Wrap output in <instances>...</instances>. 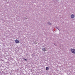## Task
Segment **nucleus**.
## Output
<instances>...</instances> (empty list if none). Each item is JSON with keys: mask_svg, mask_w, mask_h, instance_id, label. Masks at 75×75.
I'll list each match as a JSON object with an SVG mask.
<instances>
[{"mask_svg": "<svg viewBox=\"0 0 75 75\" xmlns=\"http://www.w3.org/2000/svg\"><path fill=\"white\" fill-rule=\"evenodd\" d=\"M71 51L73 54H75V50L74 49H72L71 50Z\"/></svg>", "mask_w": 75, "mask_h": 75, "instance_id": "1", "label": "nucleus"}, {"mask_svg": "<svg viewBox=\"0 0 75 75\" xmlns=\"http://www.w3.org/2000/svg\"><path fill=\"white\" fill-rule=\"evenodd\" d=\"M15 42L16 43H17V44H19V43H20V41H19L17 39L15 40Z\"/></svg>", "mask_w": 75, "mask_h": 75, "instance_id": "2", "label": "nucleus"}, {"mask_svg": "<svg viewBox=\"0 0 75 75\" xmlns=\"http://www.w3.org/2000/svg\"><path fill=\"white\" fill-rule=\"evenodd\" d=\"M71 18H74V15L72 14L71 15Z\"/></svg>", "mask_w": 75, "mask_h": 75, "instance_id": "3", "label": "nucleus"}, {"mask_svg": "<svg viewBox=\"0 0 75 75\" xmlns=\"http://www.w3.org/2000/svg\"><path fill=\"white\" fill-rule=\"evenodd\" d=\"M46 70L47 71H49V70H50V68L48 67H46Z\"/></svg>", "mask_w": 75, "mask_h": 75, "instance_id": "4", "label": "nucleus"}, {"mask_svg": "<svg viewBox=\"0 0 75 75\" xmlns=\"http://www.w3.org/2000/svg\"><path fill=\"white\" fill-rule=\"evenodd\" d=\"M42 50L43 51H46V49L45 48H42Z\"/></svg>", "mask_w": 75, "mask_h": 75, "instance_id": "5", "label": "nucleus"}, {"mask_svg": "<svg viewBox=\"0 0 75 75\" xmlns=\"http://www.w3.org/2000/svg\"><path fill=\"white\" fill-rule=\"evenodd\" d=\"M47 24H48L49 25H51L52 24L50 22H47Z\"/></svg>", "mask_w": 75, "mask_h": 75, "instance_id": "6", "label": "nucleus"}, {"mask_svg": "<svg viewBox=\"0 0 75 75\" xmlns=\"http://www.w3.org/2000/svg\"><path fill=\"white\" fill-rule=\"evenodd\" d=\"M57 28V29L59 31H60L59 29L58 28Z\"/></svg>", "mask_w": 75, "mask_h": 75, "instance_id": "7", "label": "nucleus"}, {"mask_svg": "<svg viewBox=\"0 0 75 75\" xmlns=\"http://www.w3.org/2000/svg\"><path fill=\"white\" fill-rule=\"evenodd\" d=\"M24 59L26 61H27V59Z\"/></svg>", "mask_w": 75, "mask_h": 75, "instance_id": "8", "label": "nucleus"}, {"mask_svg": "<svg viewBox=\"0 0 75 75\" xmlns=\"http://www.w3.org/2000/svg\"><path fill=\"white\" fill-rule=\"evenodd\" d=\"M26 19H27V18H26Z\"/></svg>", "mask_w": 75, "mask_h": 75, "instance_id": "9", "label": "nucleus"}]
</instances>
